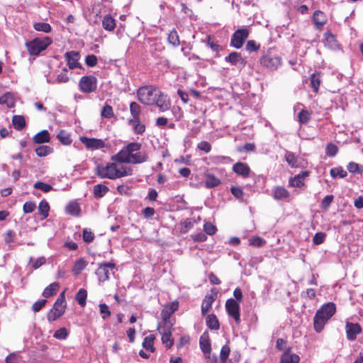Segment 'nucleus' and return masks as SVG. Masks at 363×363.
Returning <instances> with one entry per match:
<instances>
[{"mask_svg":"<svg viewBox=\"0 0 363 363\" xmlns=\"http://www.w3.org/2000/svg\"><path fill=\"white\" fill-rule=\"evenodd\" d=\"M336 311L335 304L328 302L318 309L313 318V327L317 333H320L327 322L331 318Z\"/></svg>","mask_w":363,"mask_h":363,"instance_id":"1","label":"nucleus"},{"mask_svg":"<svg viewBox=\"0 0 363 363\" xmlns=\"http://www.w3.org/2000/svg\"><path fill=\"white\" fill-rule=\"evenodd\" d=\"M52 43V40L48 37H37L32 40L27 41L25 44L30 55L38 56L42 51Z\"/></svg>","mask_w":363,"mask_h":363,"instance_id":"2","label":"nucleus"},{"mask_svg":"<svg viewBox=\"0 0 363 363\" xmlns=\"http://www.w3.org/2000/svg\"><path fill=\"white\" fill-rule=\"evenodd\" d=\"M158 90L155 86L147 85L140 87L137 91L138 100L145 105L153 106Z\"/></svg>","mask_w":363,"mask_h":363,"instance_id":"3","label":"nucleus"},{"mask_svg":"<svg viewBox=\"0 0 363 363\" xmlns=\"http://www.w3.org/2000/svg\"><path fill=\"white\" fill-rule=\"evenodd\" d=\"M95 171L96 174L101 179H116L117 164L115 162H107L106 165L98 164Z\"/></svg>","mask_w":363,"mask_h":363,"instance_id":"4","label":"nucleus"},{"mask_svg":"<svg viewBox=\"0 0 363 363\" xmlns=\"http://www.w3.org/2000/svg\"><path fill=\"white\" fill-rule=\"evenodd\" d=\"M162 320L164 322L163 326H159V333L162 335V342L166 345L167 349H170L174 345V339L172 338V328L169 317L163 316Z\"/></svg>","mask_w":363,"mask_h":363,"instance_id":"5","label":"nucleus"},{"mask_svg":"<svg viewBox=\"0 0 363 363\" xmlns=\"http://www.w3.org/2000/svg\"><path fill=\"white\" fill-rule=\"evenodd\" d=\"M116 268V265L113 262H102L98 264V268L96 270V275L97 276L99 282H104L109 279L111 272Z\"/></svg>","mask_w":363,"mask_h":363,"instance_id":"6","label":"nucleus"},{"mask_svg":"<svg viewBox=\"0 0 363 363\" xmlns=\"http://www.w3.org/2000/svg\"><path fill=\"white\" fill-rule=\"evenodd\" d=\"M79 88L83 93L89 94L96 91L97 79L94 75L82 77L79 82Z\"/></svg>","mask_w":363,"mask_h":363,"instance_id":"7","label":"nucleus"},{"mask_svg":"<svg viewBox=\"0 0 363 363\" xmlns=\"http://www.w3.org/2000/svg\"><path fill=\"white\" fill-rule=\"evenodd\" d=\"M250 34L249 30L246 28H240L235 30L230 39V46L240 49L242 47L245 40Z\"/></svg>","mask_w":363,"mask_h":363,"instance_id":"8","label":"nucleus"},{"mask_svg":"<svg viewBox=\"0 0 363 363\" xmlns=\"http://www.w3.org/2000/svg\"><path fill=\"white\" fill-rule=\"evenodd\" d=\"M261 65L270 69L275 70L281 65V59L277 55L267 54L260 58Z\"/></svg>","mask_w":363,"mask_h":363,"instance_id":"9","label":"nucleus"},{"mask_svg":"<svg viewBox=\"0 0 363 363\" xmlns=\"http://www.w3.org/2000/svg\"><path fill=\"white\" fill-rule=\"evenodd\" d=\"M225 310L228 315L233 318L237 324L240 322V306L233 298H228L225 302Z\"/></svg>","mask_w":363,"mask_h":363,"instance_id":"10","label":"nucleus"},{"mask_svg":"<svg viewBox=\"0 0 363 363\" xmlns=\"http://www.w3.org/2000/svg\"><path fill=\"white\" fill-rule=\"evenodd\" d=\"M225 61L235 66L239 70H242L246 65L247 61L240 52H232L225 57Z\"/></svg>","mask_w":363,"mask_h":363,"instance_id":"11","label":"nucleus"},{"mask_svg":"<svg viewBox=\"0 0 363 363\" xmlns=\"http://www.w3.org/2000/svg\"><path fill=\"white\" fill-rule=\"evenodd\" d=\"M346 336L348 340L354 341L357 339V335L362 332L360 325L357 323L346 322L345 324Z\"/></svg>","mask_w":363,"mask_h":363,"instance_id":"12","label":"nucleus"},{"mask_svg":"<svg viewBox=\"0 0 363 363\" xmlns=\"http://www.w3.org/2000/svg\"><path fill=\"white\" fill-rule=\"evenodd\" d=\"M80 141L89 150H99L105 147V143L101 139L94 138L80 137Z\"/></svg>","mask_w":363,"mask_h":363,"instance_id":"13","label":"nucleus"},{"mask_svg":"<svg viewBox=\"0 0 363 363\" xmlns=\"http://www.w3.org/2000/svg\"><path fill=\"white\" fill-rule=\"evenodd\" d=\"M312 21L315 28L318 30H321L327 23L328 18L324 12L320 10H316L313 13Z\"/></svg>","mask_w":363,"mask_h":363,"instance_id":"14","label":"nucleus"},{"mask_svg":"<svg viewBox=\"0 0 363 363\" xmlns=\"http://www.w3.org/2000/svg\"><path fill=\"white\" fill-rule=\"evenodd\" d=\"M65 56L70 69H73L74 68H82L81 64L78 62L80 57L79 53L78 52H67Z\"/></svg>","mask_w":363,"mask_h":363,"instance_id":"15","label":"nucleus"},{"mask_svg":"<svg viewBox=\"0 0 363 363\" xmlns=\"http://www.w3.org/2000/svg\"><path fill=\"white\" fill-rule=\"evenodd\" d=\"M153 106H156L159 108L160 111L164 112L168 110L170 107V102L167 99V96L164 95L161 91H158V95L156 96Z\"/></svg>","mask_w":363,"mask_h":363,"instance_id":"16","label":"nucleus"},{"mask_svg":"<svg viewBox=\"0 0 363 363\" xmlns=\"http://www.w3.org/2000/svg\"><path fill=\"white\" fill-rule=\"evenodd\" d=\"M300 357L298 354L292 353V348L287 347L281 354L279 363H298Z\"/></svg>","mask_w":363,"mask_h":363,"instance_id":"17","label":"nucleus"},{"mask_svg":"<svg viewBox=\"0 0 363 363\" xmlns=\"http://www.w3.org/2000/svg\"><path fill=\"white\" fill-rule=\"evenodd\" d=\"M323 40L325 46L332 50H337L340 48V44L337 40L336 35L327 30L323 35Z\"/></svg>","mask_w":363,"mask_h":363,"instance_id":"18","label":"nucleus"},{"mask_svg":"<svg viewBox=\"0 0 363 363\" xmlns=\"http://www.w3.org/2000/svg\"><path fill=\"white\" fill-rule=\"evenodd\" d=\"M130 156L125 147H123L117 154L111 156V160L119 163L131 164Z\"/></svg>","mask_w":363,"mask_h":363,"instance_id":"19","label":"nucleus"},{"mask_svg":"<svg viewBox=\"0 0 363 363\" xmlns=\"http://www.w3.org/2000/svg\"><path fill=\"white\" fill-rule=\"evenodd\" d=\"M233 171L238 175L246 178L250 175V168L247 164L238 162L233 164Z\"/></svg>","mask_w":363,"mask_h":363,"instance_id":"20","label":"nucleus"},{"mask_svg":"<svg viewBox=\"0 0 363 363\" xmlns=\"http://www.w3.org/2000/svg\"><path fill=\"white\" fill-rule=\"evenodd\" d=\"M65 296L64 292H62L59 295L51 309L62 316L65 312Z\"/></svg>","mask_w":363,"mask_h":363,"instance_id":"21","label":"nucleus"},{"mask_svg":"<svg viewBox=\"0 0 363 363\" xmlns=\"http://www.w3.org/2000/svg\"><path fill=\"white\" fill-rule=\"evenodd\" d=\"M199 345L203 354L211 352V345L209 339V335L207 331L204 332L199 339Z\"/></svg>","mask_w":363,"mask_h":363,"instance_id":"22","label":"nucleus"},{"mask_svg":"<svg viewBox=\"0 0 363 363\" xmlns=\"http://www.w3.org/2000/svg\"><path fill=\"white\" fill-rule=\"evenodd\" d=\"M216 299V295L213 294H207L203 298L201 304V314L202 315H206V313L209 311V310L212 307V304Z\"/></svg>","mask_w":363,"mask_h":363,"instance_id":"23","label":"nucleus"},{"mask_svg":"<svg viewBox=\"0 0 363 363\" xmlns=\"http://www.w3.org/2000/svg\"><path fill=\"white\" fill-rule=\"evenodd\" d=\"M273 198L277 200L286 199L289 197L290 194L284 187L277 186L272 190Z\"/></svg>","mask_w":363,"mask_h":363,"instance_id":"24","label":"nucleus"},{"mask_svg":"<svg viewBox=\"0 0 363 363\" xmlns=\"http://www.w3.org/2000/svg\"><path fill=\"white\" fill-rule=\"evenodd\" d=\"M311 86L315 93H318L321 82V72H315L310 76Z\"/></svg>","mask_w":363,"mask_h":363,"instance_id":"25","label":"nucleus"},{"mask_svg":"<svg viewBox=\"0 0 363 363\" xmlns=\"http://www.w3.org/2000/svg\"><path fill=\"white\" fill-rule=\"evenodd\" d=\"M33 140L36 144L48 143L50 140V133L47 130H41L34 135Z\"/></svg>","mask_w":363,"mask_h":363,"instance_id":"26","label":"nucleus"},{"mask_svg":"<svg viewBox=\"0 0 363 363\" xmlns=\"http://www.w3.org/2000/svg\"><path fill=\"white\" fill-rule=\"evenodd\" d=\"M220 180L214 174L211 173L206 174L205 186L207 189H212L220 184Z\"/></svg>","mask_w":363,"mask_h":363,"instance_id":"27","label":"nucleus"},{"mask_svg":"<svg viewBox=\"0 0 363 363\" xmlns=\"http://www.w3.org/2000/svg\"><path fill=\"white\" fill-rule=\"evenodd\" d=\"M128 124L133 126V132L135 134L141 135L145 131V125L140 123L139 119H129Z\"/></svg>","mask_w":363,"mask_h":363,"instance_id":"28","label":"nucleus"},{"mask_svg":"<svg viewBox=\"0 0 363 363\" xmlns=\"http://www.w3.org/2000/svg\"><path fill=\"white\" fill-rule=\"evenodd\" d=\"M102 27L108 31L113 30L116 27L115 19L109 14L106 15L102 20Z\"/></svg>","mask_w":363,"mask_h":363,"instance_id":"29","label":"nucleus"},{"mask_svg":"<svg viewBox=\"0 0 363 363\" xmlns=\"http://www.w3.org/2000/svg\"><path fill=\"white\" fill-rule=\"evenodd\" d=\"M206 325L211 330H217L220 328V323L215 314H210L206 317Z\"/></svg>","mask_w":363,"mask_h":363,"instance_id":"30","label":"nucleus"},{"mask_svg":"<svg viewBox=\"0 0 363 363\" xmlns=\"http://www.w3.org/2000/svg\"><path fill=\"white\" fill-rule=\"evenodd\" d=\"M57 138L64 145H69L72 142L70 134L65 130H60Z\"/></svg>","mask_w":363,"mask_h":363,"instance_id":"31","label":"nucleus"},{"mask_svg":"<svg viewBox=\"0 0 363 363\" xmlns=\"http://www.w3.org/2000/svg\"><path fill=\"white\" fill-rule=\"evenodd\" d=\"M12 123L14 128L17 130H23L26 126V121L23 116L15 115L13 116Z\"/></svg>","mask_w":363,"mask_h":363,"instance_id":"32","label":"nucleus"},{"mask_svg":"<svg viewBox=\"0 0 363 363\" xmlns=\"http://www.w3.org/2000/svg\"><path fill=\"white\" fill-rule=\"evenodd\" d=\"M148 155L145 152H136L130 156L131 164H140L147 161Z\"/></svg>","mask_w":363,"mask_h":363,"instance_id":"33","label":"nucleus"},{"mask_svg":"<svg viewBox=\"0 0 363 363\" xmlns=\"http://www.w3.org/2000/svg\"><path fill=\"white\" fill-rule=\"evenodd\" d=\"M58 289H59L58 283H57V282L52 283L44 289V291L42 294V296L45 298H49L50 296H52L53 295H55L57 293Z\"/></svg>","mask_w":363,"mask_h":363,"instance_id":"34","label":"nucleus"},{"mask_svg":"<svg viewBox=\"0 0 363 363\" xmlns=\"http://www.w3.org/2000/svg\"><path fill=\"white\" fill-rule=\"evenodd\" d=\"M67 213L74 216L80 215L81 209L78 203L72 201L68 203L66 207Z\"/></svg>","mask_w":363,"mask_h":363,"instance_id":"35","label":"nucleus"},{"mask_svg":"<svg viewBox=\"0 0 363 363\" xmlns=\"http://www.w3.org/2000/svg\"><path fill=\"white\" fill-rule=\"evenodd\" d=\"M50 211L49 203L45 200H42L38 206V213L42 216V219L48 218Z\"/></svg>","mask_w":363,"mask_h":363,"instance_id":"36","label":"nucleus"},{"mask_svg":"<svg viewBox=\"0 0 363 363\" xmlns=\"http://www.w3.org/2000/svg\"><path fill=\"white\" fill-rule=\"evenodd\" d=\"M86 265L87 262L84 259V258H79L75 262L74 267L72 268V272L74 274H79L86 267Z\"/></svg>","mask_w":363,"mask_h":363,"instance_id":"37","label":"nucleus"},{"mask_svg":"<svg viewBox=\"0 0 363 363\" xmlns=\"http://www.w3.org/2000/svg\"><path fill=\"white\" fill-rule=\"evenodd\" d=\"M108 188L101 184H99L94 187V195L96 198L103 197L108 191Z\"/></svg>","mask_w":363,"mask_h":363,"instance_id":"38","label":"nucleus"},{"mask_svg":"<svg viewBox=\"0 0 363 363\" xmlns=\"http://www.w3.org/2000/svg\"><path fill=\"white\" fill-rule=\"evenodd\" d=\"M155 340V336L153 335H148L144 338L143 342V347L146 350H149L151 352H155V349L153 346Z\"/></svg>","mask_w":363,"mask_h":363,"instance_id":"39","label":"nucleus"},{"mask_svg":"<svg viewBox=\"0 0 363 363\" xmlns=\"http://www.w3.org/2000/svg\"><path fill=\"white\" fill-rule=\"evenodd\" d=\"M87 291L84 289H80L76 294L75 299L78 303L84 307L86 305Z\"/></svg>","mask_w":363,"mask_h":363,"instance_id":"40","label":"nucleus"},{"mask_svg":"<svg viewBox=\"0 0 363 363\" xmlns=\"http://www.w3.org/2000/svg\"><path fill=\"white\" fill-rule=\"evenodd\" d=\"M130 111L132 115L131 119H139L141 112L140 106L136 102H131L130 104Z\"/></svg>","mask_w":363,"mask_h":363,"instance_id":"41","label":"nucleus"},{"mask_svg":"<svg viewBox=\"0 0 363 363\" xmlns=\"http://www.w3.org/2000/svg\"><path fill=\"white\" fill-rule=\"evenodd\" d=\"M330 176L335 179L337 177L340 178H345L347 175V171H345L342 167L332 168L330 171Z\"/></svg>","mask_w":363,"mask_h":363,"instance_id":"42","label":"nucleus"},{"mask_svg":"<svg viewBox=\"0 0 363 363\" xmlns=\"http://www.w3.org/2000/svg\"><path fill=\"white\" fill-rule=\"evenodd\" d=\"M0 104H6L7 107L11 108L14 106V101L12 95L7 92L0 96Z\"/></svg>","mask_w":363,"mask_h":363,"instance_id":"43","label":"nucleus"},{"mask_svg":"<svg viewBox=\"0 0 363 363\" xmlns=\"http://www.w3.org/2000/svg\"><path fill=\"white\" fill-rule=\"evenodd\" d=\"M33 28L37 31H41L46 33H49L52 30L50 25L48 23L44 22L35 23L33 25Z\"/></svg>","mask_w":363,"mask_h":363,"instance_id":"44","label":"nucleus"},{"mask_svg":"<svg viewBox=\"0 0 363 363\" xmlns=\"http://www.w3.org/2000/svg\"><path fill=\"white\" fill-rule=\"evenodd\" d=\"M35 153L38 157H45L52 152V148L47 145H40L35 150Z\"/></svg>","mask_w":363,"mask_h":363,"instance_id":"45","label":"nucleus"},{"mask_svg":"<svg viewBox=\"0 0 363 363\" xmlns=\"http://www.w3.org/2000/svg\"><path fill=\"white\" fill-rule=\"evenodd\" d=\"M133 174V169L129 167L122 166L121 168L117 167L116 179L121 178Z\"/></svg>","mask_w":363,"mask_h":363,"instance_id":"46","label":"nucleus"},{"mask_svg":"<svg viewBox=\"0 0 363 363\" xmlns=\"http://www.w3.org/2000/svg\"><path fill=\"white\" fill-rule=\"evenodd\" d=\"M347 169L352 174L357 173L362 174L363 172V167H360L359 164L354 162H349L347 166Z\"/></svg>","mask_w":363,"mask_h":363,"instance_id":"47","label":"nucleus"},{"mask_svg":"<svg viewBox=\"0 0 363 363\" xmlns=\"http://www.w3.org/2000/svg\"><path fill=\"white\" fill-rule=\"evenodd\" d=\"M168 41L174 46H178L180 43L178 33L175 29H172L168 35Z\"/></svg>","mask_w":363,"mask_h":363,"instance_id":"48","label":"nucleus"},{"mask_svg":"<svg viewBox=\"0 0 363 363\" xmlns=\"http://www.w3.org/2000/svg\"><path fill=\"white\" fill-rule=\"evenodd\" d=\"M230 352V347L225 345L222 347L220 352V361L221 363H226Z\"/></svg>","mask_w":363,"mask_h":363,"instance_id":"49","label":"nucleus"},{"mask_svg":"<svg viewBox=\"0 0 363 363\" xmlns=\"http://www.w3.org/2000/svg\"><path fill=\"white\" fill-rule=\"evenodd\" d=\"M33 187L34 189H40L45 193H48L51 190H53V187L51 185L45 184L40 181H38L37 182H35L33 185Z\"/></svg>","mask_w":363,"mask_h":363,"instance_id":"50","label":"nucleus"},{"mask_svg":"<svg viewBox=\"0 0 363 363\" xmlns=\"http://www.w3.org/2000/svg\"><path fill=\"white\" fill-rule=\"evenodd\" d=\"M338 152V147L334 143H330L325 147V154L330 157H335Z\"/></svg>","mask_w":363,"mask_h":363,"instance_id":"51","label":"nucleus"},{"mask_svg":"<svg viewBox=\"0 0 363 363\" xmlns=\"http://www.w3.org/2000/svg\"><path fill=\"white\" fill-rule=\"evenodd\" d=\"M101 116L105 118H112L114 116L112 106L106 104L101 110Z\"/></svg>","mask_w":363,"mask_h":363,"instance_id":"52","label":"nucleus"},{"mask_svg":"<svg viewBox=\"0 0 363 363\" xmlns=\"http://www.w3.org/2000/svg\"><path fill=\"white\" fill-rule=\"evenodd\" d=\"M298 121L300 123L306 124L311 120V113L307 110H301L298 115Z\"/></svg>","mask_w":363,"mask_h":363,"instance_id":"53","label":"nucleus"},{"mask_svg":"<svg viewBox=\"0 0 363 363\" xmlns=\"http://www.w3.org/2000/svg\"><path fill=\"white\" fill-rule=\"evenodd\" d=\"M142 145L138 142H133L125 146V148L129 152L130 155L134 154V152H138L141 149Z\"/></svg>","mask_w":363,"mask_h":363,"instance_id":"54","label":"nucleus"},{"mask_svg":"<svg viewBox=\"0 0 363 363\" xmlns=\"http://www.w3.org/2000/svg\"><path fill=\"white\" fill-rule=\"evenodd\" d=\"M259 48L260 45L253 40H248L245 45V50L249 52H256L259 50Z\"/></svg>","mask_w":363,"mask_h":363,"instance_id":"55","label":"nucleus"},{"mask_svg":"<svg viewBox=\"0 0 363 363\" xmlns=\"http://www.w3.org/2000/svg\"><path fill=\"white\" fill-rule=\"evenodd\" d=\"M83 240L86 243H90L94 240V233L89 228H84L83 230Z\"/></svg>","mask_w":363,"mask_h":363,"instance_id":"56","label":"nucleus"},{"mask_svg":"<svg viewBox=\"0 0 363 363\" xmlns=\"http://www.w3.org/2000/svg\"><path fill=\"white\" fill-rule=\"evenodd\" d=\"M68 335L67 330L65 328H61L55 332L53 337L57 340H65Z\"/></svg>","mask_w":363,"mask_h":363,"instance_id":"57","label":"nucleus"},{"mask_svg":"<svg viewBox=\"0 0 363 363\" xmlns=\"http://www.w3.org/2000/svg\"><path fill=\"white\" fill-rule=\"evenodd\" d=\"M326 238V234L323 232H318L313 238V242L314 245H318L324 242Z\"/></svg>","mask_w":363,"mask_h":363,"instance_id":"58","label":"nucleus"},{"mask_svg":"<svg viewBox=\"0 0 363 363\" xmlns=\"http://www.w3.org/2000/svg\"><path fill=\"white\" fill-rule=\"evenodd\" d=\"M265 243V240L259 236H254L249 239V244L254 247H262Z\"/></svg>","mask_w":363,"mask_h":363,"instance_id":"59","label":"nucleus"},{"mask_svg":"<svg viewBox=\"0 0 363 363\" xmlns=\"http://www.w3.org/2000/svg\"><path fill=\"white\" fill-rule=\"evenodd\" d=\"M289 185L294 187H301L304 185L302 177L296 175L294 177L289 179Z\"/></svg>","mask_w":363,"mask_h":363,"instance_id":"60","label":"nucleus"},{"mask_svg":"<svg viewBox=\"0 0 363 363\" xmlns=\"http://www.w3.org/2000/svg\"><path fill=\"white\" fill-rule=\"evenodd\" d=\"M45 262L46 259L44 257H40L36 259H34L32 257L30 258V263H32V267L35 269H38L45 264Z\"/></svg>","mask_w":363,"mask_h":363,"instance_id":"61","label":"nucleus"},{"mask_svg":"<svg viewBox=\"0 0 363 363\" xmlns=\"http://www.w3.org/2000/svg\"><path fill=\"white\" fill-rule=\"evenodd\" d=\"M203 230L206 234L213 235L216 233L217 228L211 223L207 222L203 225Z\"/></svg>","mask_w":363,"mask_h":363,"instance_id":"62","label":"nucleus"},{"mask_svg":"<svg viewBox=\"0 0 363 363\" xmlns=\"http://www.w3.org/2000/svg\"><path fill=\"white\" fill-rule=\"evenodd\" d=\"M333 195H328L321 201V208L324 210H327L331 205L333 201Z\"/></svg>","mask_w":363,"mask_h":363,"instance_id":"63","label":"nucleus"},{"mask_svg":"<svg viewBox=\"0 0 363 363\" xmlns=\"http://www.w3.org/2000/svg\"><path fill=\"white\" fill-rule=\"evenodd\" d=\"M36 208L35 202L27 201L23 204V211L25 213H32Z\"/></svg>","mask_w":363,"mask_h":363,"instance_id":"64","label":"nucleus"}]
</instances>
